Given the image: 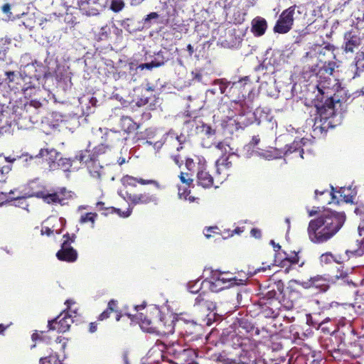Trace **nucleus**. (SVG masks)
I'll return each mask as SVG.
<instances>
[{
    "label": "nucleus",
    "mask_w": 364,
    "mask_h": 364,
    "mask_svg": "<svg viewBox=\"0 0 364 364\" xmlns=\"http://www.w3.org/2000/svg\"><path fill=\"white\" fill-rule=\"evenodd\" d=\"M97 216V215L94 213H88L82 215L80 217V223H85L87 222H90L92 224H94Z\"/></svg>",
    "instance_id": "2f4dec72"
},
{
    "label": "nucleus",
    "mask_w": 364,
    "mask_h": 364,
    "mask_svg": "<svg viewBox=\"0 0 364 364\" xmlns=\"http://www.w3.org/2000/svg\"><path fill=\"white\" fill-rule=\"evenodd\" d=\"M97 330V323L95 322L90 323L89 331L90 333H94Z\"/></svg>",
    "instance_id": "603ef678"
},
{
    "label": "nucleus",
    "mask_w": 364,
    "mask_h": 364,
    "mask_svg": "<svg viewBox=\"0 0 364 364\" xmlns=\"http://www.w3.org/2000/svg\"><path fill=\"white\" fill-rule=\"evenodd\" d=\"M271 244L274 246L275 251H277V250H279L281 248L280 245H275V243L273 240H271Z\"/></svg>",
    "instance_id": "bf43d9fd"
},
{
    "label": "nucleus",
    "mask_w": 364,
    "mask_h": 364,
    "mask_svg": "<svg viewBox=\"0 0 364 364\" xmlns=\"http://www.w3.org/2000/svg\"><path fill=\"white\" fill-rule=\"evenodd\" d=\"M285 260L289 262L291 264H297L299 262V257L296 255L291 258H286Z\"/></svg>",
    "instance_id": "49530a36"
},
{
    "label": "nucleus",
    "mask_w": 364,
    "mask_h": 364,
    "mask_svg": "<svg viewBox=\"0 0 364 364\" xmlns=\"http://www.w3.org/2000/svg\"><path fill=\"white\" fill-rule=\"evenodd\" d=\"M75 159L82 164L85 165L91 177L97 180H100L103 174V167L98 162L95 153L86 149L78 151Z\"/></svg>",
    "instance_id": "f03ea898"
},
{
    "label": "nucleus",
    "mask_w": 364,
    "mask_h": 364,
    "mask_svg": "<svg viewBox=\"0 0 364 364\" xmlns=\"http://www.w3.org/2000/svg\"><path fill=\"white\" fill-rule=\"evenodd\" d=\"M124 198L134 205L148 204L150 203H156L157 201V198L155 196L151 195L148 193L139 194H131L127 193Z\"/></svg>",
    "instance_id": "1a4fd4ad"
},
{
    "label": "nucleus",
    "mask_w": 364,
    "mask_h": 364,
    "mask_svg": "<svg viewBox=\"0 0 364 364\" xmlns=\"http://www.w3.org/2000/svg\"><path fill=\"white\" fill-rule=\"evenodd\" d=\"M251 235L252 236L256 237V238H259L262 235V233H261V231L259 230V229H257V228H253L252 230H251Z\"/></svg>",
    "instance_id": "c03bdc74"
},
{
    "label": "nucleus",
    "mask_w": 364,
    "mask_h": 364,
    "mask_svg": "<svg viewBox=\"0 0 364 364\" xmlns=\"http://www.w3.org/2000/svg\"><path fill=\"white\" fill-rule=\"evenodd\" d=\"M357 65H358V66H363V69H364V63H363V64H362V62H361V61L358 60V61L357 62Z\"/></svg>",
    "instance_id": "0e129e2a"
},
{
    "label": "nucleus",
    "mask_w": 364,
    "mask_h": 364,
    "mask_svg": "<svg viewBox=\"0 0 364 364\" xmlns=\"http://www.w3.org/2000/svg\"><path fill=\"white\" fill-rule=\"evenodd\" d=\"M318 111L321 120H328L335 115L334 103L331 97H328L326 103L321 107H318Z\"/></svg>",
    "instance_id": "4468645a"
},
{
    "label": "nucleus",
    "mask_w": 364,
    "mask_h": 364,
    "mask_svg": "<svg viewBox=\"0 0 364 364\" xmlns=\"http://www.w3.org/2000/svg\"><path fill=\"white\" fill-rule=\"evenodd\" d=\"M235 281L229 273L214 271L210 276V289L213 291H219L233 285Z\"/></svg>",
    "instance_id": "423d86ee"
},
{
    "label": "nucleus",
    "mask_w": 364,
    "mask_h": 364,
    "mask_svg": "<svg viewBox=\"0 0 364 364\" xmlns=\"http://www.w3.org/2000/svg\"><path fill=\"white\" fill-rule=\"evenodd\" d=\"M97 100L96 97H91L89 100V104L92 107H96L97 105Z\"/></svg>",
    "instance_id": "3c124183"
},
{
    "label": "nucleus",
    "mask_w": 364,
    "mask_h": 364,
    "mask_svg": "<svg viewBox=\"0 0 364 364\" xmlns=\"http://www.w3.org/2000/svg\"><path fill=\"white\" fill-rule=\"evenodd\" d=\"M230 156H223L216 161L217 171L220 173L225 169H228L232 166V162L229 161Z\"/></svg>",
    "instance_id": "a211bd4d"
},
{
    "label": "nucleus",
    "mask_w": 364,
    "mask_h": 364,
    "mask_svg": "<svg viewBox=\"0 0 364 364\" xmlns=\"http://www.w3.org/2000/svg\"><path fill=\"white\" fill-rule=\"evenodd\" d=\"M195 77L197 78L198 80H200L202 75L200 73H196Z\"/></svg>",
    "instance_id": "680f3d73"
},
{
    "label": "nucleus",
    "mask_w": 364,
    "mask_h": 364,
    "mask_svg": "<svg viewBox=\"0 0 364 364\" xmlns=\"http://www.w3.org/2000/svg\"><path fill=\"white\" fill-rule=\"evenodd\" d=\"M197 183L203 188H210L213 185V178L209 172L206 171L204 164H200L197 173Z\"/></svg>",
    "instance_id": "9b49d317"
},
{
    "label": "nucleus",
    "mask_w": 364,
    "mask_h": 364,
    "mask_svg": "<svg viewBox=\"0 0 364 364\" xmlns=\"http://www.w3.org/2000/svg\"><path fill=\"white\" fill-rule=\"evenodd\" d=\"M171 323V321L166 324L165 322H164L163 320H160L157 326H161L164 329H167L168 325ZM173 323V322L171 321Z\"/></svg>",
    "instance_id": "864d4df0"
},
{
    "label": "nucleus",
    "mask_w": 364,
    "mask_h": 364,
    "mask_svg": "<svg viewBox=\"0 0 364 364\" xmlns=\"http://www.w3.org/2000/svg\"><path fill=\"white\" fill-rule=\"evenodd\" d=\"M355 300L356 304L360 306L361 304H364V281L358 287L355 291Z\"/></svg>",
    "instance_id": "b1692460"
},
{
    "label": "nucleus",
    "mask_w": 364,
    "mask_h": 364,
    "mask_svg": "<svg viewBox=\"0 0 364 364\" xmlns=\"http://www.w3.org/2000/svg\"><path fill=\"white\" fill-rule=\"evenodd\" d=\"M117 307V301L115 300H110L108 303L107 309L108 311L113 312L115 311V308Z\"/></svg>",
    "instance_id": "58836bf2"
},
{
    "label": "nucleus",
    "mask_w": 364,
    "mask_h": 364,
    "mask_svg": "<svg viewBox=\"0 0 364 364\" xmlns=\"http://www.w3.org/2000/svg\"><path fill=\"white\" fill-rule=\"evenodd\" d=\"M215 147L220 150L223 154L232 156L233 154V149L225 142H219L216 144Z\"/></svg>",
    "instance_id": "bb28decb"
},
{
    "label": "nucleus",
    "mask_w": 364,
    "mask_h": 364,
    "mask_svg": "<svg viewBox=\"0 0 364 364\" xmlns=\"http://www.w3.org/2000/svg\"><path fill=\"white\" fill-rule=\"evenodd\" d=\"M202 288V282L200 280H196L194 282H189L188 284V289L190 292L193 294H197L200 291Z\"/></svg>",
    "instance_id": "cd10ccee"
},
{
    "label": "nucleus",
    "mask_w": 364,
    "mask_h": 364,
    "mask_svg": "<svg viewBox=\"0 0 364 364\" xmlns=\"http://www.w3.org/2000/svg\"><path fill=\"white\" fill-rule=\"evenodd\" d=\"M345 191L344 188H341V190L338 192V193H341V196H342V193H343Z\"/></svg>",
    "instance_id": "69168bd1"
},
{
    "label": "nucleus",
    "mask_w": 364,
    "mask_h": 364,
    "mask_svg": "<svg viewBox=\"0 0 364 364\" xmlns=\"http://www.w3.org/2000/svg\"><path fill=\"white\" fill-rule=\"evenodd\" d=\"M187 50L188 51L190 56H191L193 55V53H194L193 47L191 44H188L187 46Z\"/></svg>",
    "instance_id": "5fc2aeb1"
},
{
    "label": "nucleus",
    "mask_w": 364,
    "mask_h": 364,
    "mask_svg": "<svg viewBox=\"0 0 364 364\" xmlns=\"http://www.w3.org/2000/svg\"><path fill=\"white\" fill-rule=\"evenodd\" d=\"M355 213L360 216L362 220L358 228L359 235L361 236L364 232V204L359 205L355 209Z\"/></svg>",
    "instance_id": "4be33fe9"
},
{
    "label": "nucleus",
    "mask_w": 364,
    "mask_h": 364,
    "mask_svg": "<svg viewBox=\"0 0 364 364\" xmlns=\"http://www.w3.org/2000/svg\"><path fill=\"white\" fill-rule=\"evenodd\" d=\"M321 261L325 264L331 263V262H335L336 263H340V260L337 259L336 256L332 255L331 252H326L323 254L321 256Z\"/></svg>",
    "instance_id": "c756f323"
},
{
    "label": "nucleus",
    "mask_w": 364,
    "mask_h": 364,
    "mask_svg": "<svg viewBox=\"0 0 364 364\" xmlns=\"http://www.w3.org/2000/svg\"><path fill=\"white\" fill-rule=\"evenodd\" d=\"M2 10L4 13H8L10 11V6L9 4H4L2 7Z\"/></svg>",
    "instance_id": "4d7b16f0"
},
{
    "label": "nucleus",
    "mask_w": 364,
    "mask_h": 364,
    "mask_svg": "<svg viewBox=\"0 0 364 364\" xmlns=\"http://www.w3.org/2000/svg\"><path fill=\"white\" fill-rule=\"evenodd\" d=\"M173 159L174 162H175L177 165H178V166H180V165H181V163H180V156H179V155H176V156H173Z\"/></svg>",
    "instance_id": "6e6d98bb"
},
{
    "label": "nucleus",
    "mask_w": 364,
    "mask_h": 364,
    "mask_svg": "<svg viewBox=\"0 0 364 364\" xmlns=\"http://www.w3.org/2000/svg\"><path fill=\"white\" fill-rule=\"evenodd\" d=\"M75 301L68 299L65 301L67 305V311L62 312L55 319L48 321V328L50 330L56 331L59 333H65L68 331L73 322V316H75L77 311L73 310L71 306Z\"/></svg>",
    "instance_id": "7ed1b4c3"
},
{
    "label": "nucleus",
    "mask_w": 364,
    "mask_h": 364,
    "mask_svg": "<svg viewBox=\"0 0 364 364\" xmlns=\"http://www.w3.org/2000/svg\"><path fill=\"white\" fill-rule=\"evenodd\" d=\"M251 31L255 36L259 37L263 36L267 28V21L260 16H257L251 22Z\"/></svg>",
    "instance_id": "ddd939ff"
},
{
    "label": "nucleus",
    "mask_w": 364,
    "mask_h": 364,
    "mask_svg": "<svg viewBox=\"0 0 364 364\" xmlns=\"http://www.w3.org/2000/svg\"><path fill=\"white\" fill-rule=\"evenodd\" d=\"M11 125V117L9 111L0 108V129H4Z\"/></svg>",
    "instance_id": "6ab92c4d"
},
{
    "label": "nucleus",
    "mask_w": 364,
    "mask_h": 364,
    "mask_svg": "<svg viewBox=\"0 0 364 364\" xmlns=\"http://www.w3.org/2000/svg\"><path fill=\"white\" fill-rule=\"evenodd\" d=\"M345 221L344 213L326 210L309 222V237L314 243L326 242L340 230Z\"/></svg>",
    "instance_id": "f257e3e1"
},
{
    "label": "nucleus",
    "mask_w": 364,
    "mask_h": 364,
    "mask_svg": "<svg viewBox=\"0 0 364 364\" xmlns=\"http://www.w3.org/2000/svg\"><path fill=\"white\" fill-rule=\"evenodd\" d=\"M260 139L259 136H253L252 140L250 142V144L252 146H255L259 143Z\"/></svg>",
    "instance_id": "37998d69"
},
{
    "label": "nucleus",
    "mask_w": 364,
    "mask_h": 364,
    "mask_svg": "<svg viewBox=\"0 0 364 364\" xmlns=\"http://www.w3.org/2000/svg\"><path fill=\"white\" fill-rule=\"evenodd\" d=\"M149 16L156 17V16H157V14L156 13H151V14L149 15Z\"/></svg>",
    "instance_id": "774afa93"
},
{
    "label": "nucleus",
    "mask_w": 364,
    "mask_h": 364,
    "mask_svg": "<svg viewBox=\"0 0 364 364\" xmlns=\"http://www.w3.org/2000/svg\"><path fill=\"white\" fill-rule=\"evenodd\" d=\"M276 295L277 292L274 290H272L267 292L265 297H267V299H272L276 296Z\"/></svg>",
    "instance_id": "a18cd8bd"
},
{
    "label": "nucleus",
    "mask_w": 364,
    "mask_h": 364,
    "mask_svg": "<svg viewBox=\"0 0 364 364\" xmlns=\"http://www.w3.org/2000/svg\"><path fill=\"white\" fill-rule=\"evenodd\" d=\"M121 182L124 186H131V187H136L137 183H139L141 185H149L153 184L156 186H159V183L155 180H145L141 178H135L134 176L126 175L124 176L122 179Z\"/></svg>",
    "instance_id": "f8f14e48"
},
{
    "label": "nucleus",
    "mask_w": 364,
    "mask_h": 364,
    "mask_svg": "<svg viewBox=\"0 0 364 364\" xmlns=\"http://www.w3.org/2000/svg\"><path fill=\"white\" fill-rule=\"evenodd\" d=\"M230 82L225 79H217L213 81V85H218L221 94H224Z\"/></svg>",
    "instance_id": "7c9ffc66"
},
{
    "label": "nucleus",
    "mask_w": 364,
    "mask_h": 364,
    "mask_svg": "<svg viewBox=\"0 0 364 364\" xmlns=\"http://www.w3.org/2000/svg\"><path fill=\"white\" fill-rule=\"evenodd\" d=\"M190 191L187 188H178V196L181 198L186 199Z\"/></svg>",
    "instance_id": "e433bc0d"
},
{
    "label": "nucleus",
    "mask_w": 364,
    "mask_h": 364,
    "mask_svg": "<svg viewBox=\"0 0 364 364\" xmlns=\"http://www.w3.org/2000/svg\"><path fill=\"white\" fill-rule=\"evenodd\" d=\"M87 113H88V114L92 113V112H93V111L92 110V109H91V107H90V106H89V107H87Z\"/></svg>",
    "instance_id": "338daca9"
},
{
    "label": "nucleus",
    "mask_w": 364,
    "mask_h": 364,
    "mask_svg": "<svg viewBox=\"0 0 364 364\" xmlns=\"http://www.w3.org/2000/svg\"><path fill=\"white\" fill-rule=\"evenodd\" d=\"M183 138V136H174L173 134H169L167 137V141L170 143L173 146L176 147V150L179 151L183 149L182 144Z\"/></svg>",
    "instance_id": "aec40b11"
},
{
    "label": "nucleus",
    "mask_w": 364,
    "mask_h": 364,
    "mask_svg": "<svg viewBox=\"0 0 364 364\" xmlns=\"http://www.w3.org/2000/svg\"><path fill=\"white\" fill-rule=\"evenodd\" d=\"M138 319L139 320V325L141 329L144 331L156 333L161 336H167L174 332V327L171 322L168 325L167 329H164L161 326H154L151 320L142 314L138 316Z\"/></svg>",
    "instance_id": "0eeeda50"
},
{
    "label": "nucleus",
    "mask_w": 364,
    "mask_h": 364,
    "mask_svg": "<svg viewBox=\"0 0 364 364\" xmlns=\"http://www.w3.org/2000/svg\"><path fill=\"white\" fill-rule=\"evenodd\" d=\"M186 166L188 170H192L195 166V163L192 159H187L186 161Z\"/></svg>",
    "instance_id": "79ce46f5"
},
{
    "label": "nucleus",
    "mask_w": 364,
    "mask_h": 364,
    "mask_svg": "<svg viewBox=\"0 0 364 364\" xmlns=\"http://www.w3.org/2000/svg\"><path fill=\"white\" fill-rule=\"evenodd\" d=\"M6 75L7 76L9 82H13L14 80L15 73L13 71H7L6 72Z\"/></svg>",
    "instance_id": "09e8293b"
},
{
    "label": "nucleus",
    "mask_w": 364,
    "mask_h": 364,
    "mask_svg": "<svg viewBox=\"0 0 364 364\" xmlns=\"http://www.w3.org/2000/svg\"><path fill=\"white\" fill-rule=\"evenodd\" d=\"M41 364H62L57 355H50L49 356L41 358Z\"/></svg>",
    "instance_id": "a878e982"
},
{
    "label": "nucleus",
    "mask_w": 364,
    "mask_h": 364,
    "mask_svg": "<svg viewBox=\"0 0 364 364\" xmlns=\"http://www.w3.org/2000/svg\"><path fill=\"white\" fill-rule=\"evenodd\" d=\"M125 6L122 0H112L110 4V9L114 12H119Z\"/></svg>",
    "instance_id": "c85d7f7f"
},
{
    "label": "nucleus",
    "mask_w": 364,
    "mask_h": 364,
    "mask_svg": "<svg viewBox=\"0 0 364 364\" xmlns=\"http://www.w3.org/2000/svg\"><path fill=\"white\" fill-rule=\"evenodd\" d=\"M181 181L186 184L188 187H190L193 184V178L190 176L188 173L181 172L179 176Z\"/></svg>",
    "instance_id": "473e14b6"
},
{
    "label": "nucleus",
    "mask_w": 364,
    "mask_h": 364,
    "mask_svg": "<svg viewBox=\"0 0 364 364\" xmlns=\"http://www.w3.org/2000/svg\"><path fill=\"white\" fill-rule=\"evenodd\" d=\"M295 9L296 6L294 5L282 12L273 28L274 33L285 34L291 31L294 25Z\"/></svg>",
    "instance_id": "39448f33"
},
{
    "label": "nucleus",
    "mask_w": 364,
    "mask_h": 364,
    "mask_svg": "<svg viewBox=\"0 0 364 364\" xmlns=\"http://www.w3.org/2000/svg\"><path fill=\"white\" fill-rule=\"evenodd\" d=\"M250 112H243L242 113V114H240L237 118V123L240 124V127H245L247 125H248L249 124H250L251 122V120L250 119H247L246 118H245V115L246 114H250Z\"/></svg>",
    "instance_id": "72a5a7b5"
},
{
    "label": "nucleus",
    "mask_w": 364,
    "mask_h": 364,
    "mask_svg": "<svg viewBox=\"0 0 364 364\" xmlns=\"http://www.w3.org/2000/svg\"><path fill=\"white\" fill-rule=\"evenodd\" d=\"M329 82H328L327 81H325V82H320L318 83V85H317V88H318V92L321 94V95H324V94H328V90H329Z\"/></svg>",
    "instance_id": "f704fd0d"
},
{
    "label": "nucleus",
    "mask_w": 364,
    "mask_h": 364,
    "mask_svg": "<svg viewBox=\"0 0 364 364\" xmlns=\"http://www.w3.org/2000/svg\"><path fill=\"white\" fill-rule=\"evenodd\" d=\"M59 156V152L55 149H41L36 157L43 159L52 168Z\"/></svg>",
    "instance_id": "2eb2a0df"
},
{
    "label": "nucleus",
    "mask_w": 364,
    "mask_h": 364,
    "mask_svg": "<svg viewBox=\"0 0 364 364\" xmlns=\"http://www.w3.org/2000/svg\"><path fill=\"white\" fill-rule=\"evenodd\" d=\"M53 232V230L48 227L43 228L41 230L42 235L46 234L50 235Z\"/></svg>",
    "instance_id": "8fccbe9b"
},
{
    "label": "nucleus",
    "mask_w": 364,
    "mask_h": 364,
    "mask_svg": "<svg viewBox=\"0 0 364 364\" xmlns=\"http://www.w3.org/2000/svg\"><path fill=\"white\" fill-rule=\"evenodd\" d=\"M346 50L352 52L353 48L358 45V39L357 37L351 36L350 33L346 34Z\"/></svg>",
    "instance_id": "412c9836"
},
{
    "label": "nucleus",
    "mask_w": 364,
    "mask_h": 364,
    "mask_svg": "<svg viewBox=\"0 0 364 364\" xmlns=\"http://www.w3.org/2000/svg\"><path fill=\"white\" fill-rule=\"evenodd\" d=\"M355 247L351 250H346V253L350 252L355 256H362L364 254V237L361 240H357Z\"/></svg>",
    "instance_id": "5701e85b"
},
{
    "label": "nucleus",
    "mask_w": 364,
    "mask_h": 364,
    "mask_svg": "<svg viewBox=\"0 0 364 364\" xmlns=\"http://www.w3.org/2000/svg\"><path fill=\"white\" fill-rule=\"evenodd\" d=\"M168 60V57H162L161 59L155 58L154 60H152L150 63H143V64L139 65V68L141 70H144V69L151 70L153 68L160 67V66L164 65V63L166 62H167Z\"/></svg>",
    "instance_id": "f3484780"
},
{
    "label": "nucleus",
    "mask_w": 364,
    "mask_h": 364,
    "mask_svg": "<svg viewBox=\"0 0 364 364\" xmlns=\"http://www.w3.org/2000/svg\"><path fill=\"white\" fill-rule=\"evenodd\" d=\"M63 237L65 238V240L63 242L60 250L57 252L56 257L60 261H63L69 263L74 262L77 259V252L73 247L70 246L69 242V235H64Z\"/></svg>",
    "instance_id": "6e6552de"
},
{
    "label": "nucleus",
    "mask_w": 364,
    "mask_h": 364,
    "mask_svg": "<svg viewBox=\"0 0 364 364\" xmlns=\"http://www.w3.org/2000/svg\"><path fill=\"white\" fill-rule=\"evenodd\" d=\"M9 326H4V324H0V333L4 332Z\"/></svg>",
    "instance_id": "052dcab7"
},
{
    "label": "nucleus",
    "mask_w": 364,
    "mask_h": 364,
    "mask_svg": "<svg viewBox=\"0 0 364 364\" xmlns=\"http://www.w3.org/2000/svg\"><path fill=\"white\" fill-rule=\"evenodd\" d=\"M282 306L287 310H290L294 308V303L291 300L283 296L282 300L280 301Z\"/></svg>",
    "instance_id": "c9c22d12"
},
{
    "label": "nucleus",
    "mask_w": 364,
    "mask_h": 364,
    "mask_svg": "<svg viewBox=\"0 0 364 364\" xmlns=\"http://www.w3.org/2000/svg\"><path fill=\"white\" fill-rule=\"evenodd\" d=\"M75 161H77L75 158L73 159H67V158H60L58 160V165L63 171H67L70 170V168L72 166L73 162Z\"/></svg>",
    "instance_id": "393cba45"
},
{
    "label": "nucleus",
    "mask_w": 364,
    "mask_h": 364,
    "mask_svg": "<svg viewBox=\"0 0 364 364\" xmlns=\"http://www.w3.org/2000/svg\"><path fill=\"white\" fill-rule=\"evenodd\" d=\"M208 92H210L213 95H215L216 93V90L215 89H210L208 90Z\"/></svg>",
    "instance_id": "e2e57ef3"
},
{
    "label": "nucleus",
    "mask_w": 364,
    "mask_h": 364,
    "mask_svg": "<svg viewBox=\"0 0 364 364\" xmlns=\"http://www.w3.org/2000/svg\"><path fill=\"white\" fill-rule=\"evenodd\" d=\"M302 285L305 288L314 287L320 291H326L329 288L328 281L320 275L311 277L309 280L303 282Z\"/></svg>",
    "instance_id": "9d476101"
},
{
    "label": "nucleus",
    "mask_w": 364,
    "mask_h": 364,
    "mask_svg": "<svg viewBox=\"0 0 364 364\" xmlns=\"http://www.w3.org/2000/svg\"><path fill=\"white\" fill-rule=\"evenodd\" d=\"M203 131L207 134H215V130L213 129L210 126H204Z\"/></svg>",
    "instance_id": "de8ad7c7"
},
{
    "label": "nucleus",
    "mask_w": 364,
    "mask_h": 364,
    "mask_svg": "<svg viewBox=\"0 0 364 364\" xmlns=\"http://www.w3.org/2000/svg\"><path fill=\"white\" fill-rule=\"evenodd\" d=\"M162 57H166L164 55V51H159L157 54H156V57L155 58H159V59H161Z\"/></svg>",
    "instance_id": "13d9d810"
},
{
    "label": "nucleus",
    "mask_w": 364,
    "mask_h": 364,
    "mask_svg": "<svg viewBox=\"0 0 364 364\" xmlns=\"http://www.w3.org/2000/svg\"><path fill=\"white\" fill-rule=\"evenodd\" d=\"M120 124L122 129L127 133H130L137 129L136 124L129 117H122Z\"/></svg>",
    "instance_id": "dca6fc26"
},
{
    "label": "nucleus",
    "mask_w": 364,
    "mask_h": 364,
    "mask_svg": "<svg viewBox=\"0 0 364 364\" xmlns=\"http://www.w3.org/2000/svg\"><path fill=\"white\" fill-rule=\"evenodd\" d=\"M115 212L117 213L120 216L127 218L131 215L132 209L128 208L126 211L122 212L119 209H115Z\"/></svg>",
    "instance_id": "4c0bfd02"
},
{
    "label": "nucleus",
    "mask_w": 364,
    "mask_h": 364,
    "mask_svg": "<svg viewBox=\"0 0 364 364\" xmlns=\"http://www.w3.org/2000/svg\"><path fill=\"white\" fill-rule=\"evenodd\" d=\"M111 313H112V312H111V311H108V309H106L105 311H103V312H102V313L99 316L98 319H99L100 321H103V320H105V319L107 318L109 316V315H110V314H111Z\"/></svg>",
    "instance_id": "a19ab883"
},
{
    "label": "nucleus",
    "mask_w": 364,
    "mask_h": 364,
    "mask_svg": "<svg viewBox=\"0 0 364 364\" xmlns=\"http://www.w3.org/2000/svg\"><path fill=\"white\" fill-rule=\"evenodd\" d=\"M32 196L41 198L48 204L65 205L69 200L73 198L75 194L72 191H68L65 188H61L54 193H49L44 188L42 191L34 193Z\"/></svg>",
    "instance_id": "20e7f679"
},
{
    "label": "nucleus",
    "mask_w": 364,
    "mask_h": 364,
    "mask_svg": "<svg viewBox=\"0 0 364 364\" xmlns=\"http://www.w3.org/2000/svg\"><path fill=\"white\" fill-rule=\"evenodd\" d=\"M331 189H332V191L331 193H328V191H322V192L318 193V191H315L316 196L318 197V194H320L321 196V195H323L324 193H328L329 196H331L332 199L336 198V196L334 194V188L333 187H331Z\"/></svg>",
    "instance_id": "ea45409f"
}]
</instances>
